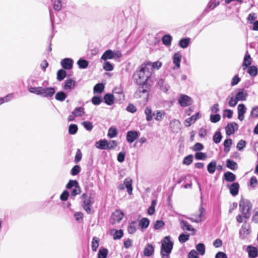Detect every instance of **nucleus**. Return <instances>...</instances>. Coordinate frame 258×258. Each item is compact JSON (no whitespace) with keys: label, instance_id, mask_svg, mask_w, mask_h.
I'll return each mask as SVG.
<instances>
[{"label":"nucleus","instance_id":"f03ea898","mask_svg":"<svg viewBox=\"0 0 258 258\" xmlns=\"http://www.w3.org/2000/svg\"><path fill=\"white\" fill-rule=\"evenodd\" d=\"M173 246V243L169 236H165L161 241V255L162 258H169Z\"/></svg>","mask_w":258,"mask_h":258},{"label":"nucleus","instance_id":"2eb2a0df","mask_svg":"<svg viewBox=\"0 0 258 258\" xmlns=\"http://www.w3.org/2000/svg\"><path fill=\"white\" fill-rule=\"evenodd\" d=\"M246 108L243 104H240L238 105V118L242 121L244 118V114L246 112Z\"/></svg>","mask_w":258,"mask_h":258},{"label":"nucleus","instance_id":"774afa93","mask_svg":"<svg viewBox=\"0 0 258 258\" xmlns=\"http://www.w3.org/2000/svg\"><path fill=\"white\" fill-rule=\"evenodd\" d=\"M246 144V143L245 141L241 140L238 142L236 148L239 151H242L245 147Z\"/></svg>","mask_w":258,"mask_h":258},{"label":"nucleus","instance_id":"0eeeda50","mask_svg":"<svg viewBox=\"0 0 258 258\" xmlns=\"http://www.w3.org/2000/svg\"><path fill=\"white\" fill-rule=\"evenodd\" d=\"M82 198L83 199V209L88 214L90 213L91 211V207L92 206L90 197H89L87 194L84 193L82 195Z\"/></svg>","mask_w":258,"mask_h":258},{"label":"nucleus","instance_id":"8fccbe9b","mask_svg":"<svg viewBox=\"0 0 258 258\" xmlns=\"http://www.w3.org/2000/svg\"><path fill=\"white\" fill-rule=\"evenodd\" d=\"M196 249L200 254L203 255L205 253V246L202 243H200L196 245Z\"/></svg>","mask_w":258,"mask_h":258},{"label":"nucleus","instance_id":"4468645a","mask_svg":"<svg viewBox=\"0 0 258 258\" xmlns=\"http://www.w3.org/2000/svg\"><path fill=\"white\" fill-rule=\"evenodd\" d=\"M139 137V133L137 131H128L126 134V141L130 143L134 142Z\"/></svg>","mask_w":258,"mask_h":258},{"label":"nucleus","instance_id":"423d86ee","mask_svg":"<svg viewBox=\"0 0 258 258\" xmlns=\"http://www.w3.org/2000/svg\"><path fill=\"white\" fill-rule=\"evenodd\" d=\"M250 233V225L248 224H243L239 232V238L241 239L246 238Z\"/></svg>","mask_w":258,"mask_h":258},{"label":"nucleus","instance_id":"20e7f679","mask_svg":"<svg viewBox=\"0 0 258 258\" xmlns=\"http://www.w3.org/2000/svg\"><path fill=\"white\" fill-rule=\"evenodd\" d=\"M149 91L147 85H139L134 96L135 98L142 99L143 102H146L148 99Z\"/></svg>","mask_w":258,"mask_h":258},{"label":"nucleus","instance_id":"f3484780","mask_svg":"<svg viewBox=\"0 0 258 258\" xmlns=\"http://www.w3.org/2000/svg\"><path fill=\"white\" fill-rule=\"evenodd\" d=\"M181 60V55L179 52L175 53L173 56V62L175 64L173 69H178L180 68Z\"/></svg>","mask_w":258,"mask_h":258},{"label":"nucleus","instance_id":"6e6552de","mask_svg":"<svg viewBox=\"0 0 258 258\" xmlns=\"http://www.w3.org/2000/svg\"><path fill=\"white\" fill-rule=\"evenodd\" d=\"M238 124L235 122L228 123L225 127L226 135L228 136H230L233 134L235 132L238 130Z\"/></svg>","mask_w":258,"mask_h":258},{"label":"nucleus","instance_id":"5fc2aeb1","mask_svg":"<svg viewBox=\"0 0 258 258\" xmlns=\"http://www.w3.org/2000/svg\"><path fill=\"white\" fill-rule=\"evenodd\" d=\"M189 234H185L184 233H181L178 237V240L181 243H184L188 240L189 238Z\"/></svg>","mask_w":258,"mask_h":258},{"label":"nucleus","instance_id":"58836bf2","mask_svg":"<svg viewBox=\"0 0 258 258\" xmlns=\"http://www.w3.org/2000/svg\"><path fill=\"white\" fill-rule=\"evenodd\" d=\"M255 18L256 17H248V22L251 24L253 23V30L258 31V20L255 21Z\"/></svg>","mask_w":258,"mask_h":258},{"label":"nucleus","instance_id":"6ab92c4d","mask_svg":"<svg viewBox=\"0 0 258 258\" xmlns=\"http://www.w3.org/2000/svg\"><path fill=\"white\" fill-rule=\"evenodd\" d=\"M139 228L138 222L137 221H134L129 224L127 227V231L130 234H133L136 232Z\"/></svg>","mask_w":258,"mask_h":258},{"label":"nucleus","instance_id":"13d9d810","mask_svg":"<svg viewBox=\"0 0 258 258\" xmlns=\"http://www.w3.org/2000/svg\"><path fill=\"white\" fill-rule=\"evenodd\" d=\"M99 238L94 237L92 241V249L93 251H96L99 246Z\"/></svg>","mask_w":258,"mask_h":258},{"label":"nucleus","instance_id":"6e6d98bb","mask_svg":"<svg viewBox=\"0 0 258 258\" xmlns=\"http://www.w3.org/2000/svg\"><path fill=\"white\" fill-rule=\"evenodd\" d=\"M13 94L12 93L9 94L4 97L0 98V105L4 102H8L11 101L13 98Z\"/></svg>","mask_w":258,"mask_h":258},{"label":"nucleus","instance_id":"4d7b16f0","mask_svg":"<svg viewBox=\"0 0 258 258\" xmlns=\"http://www.w3.org/2000/svg\"><path fill=\"white\" fill-rule=\"evenodd\" d=\"M193 161V156L192 155H189L186 156L183 160V164L186 165H189Z\"/></svg>","mask_w":258,"mask_h":258},{"label":"nucleus","instance_id":"1a4fd4ad","mask_svg":"<svg viewBox=\"0 0 258 258\" xmlns=\"http://www.w3.org/2000/svg\"><path fill=\"white\" fill-rule=\"evenodd\" d=\"M180 226L182 230L192 231V235H194L195 232V229L192 228L191 225L188 222L184 220H180Z\"/></svg>","mask_w":258,"mask_h":258},{"label":"nucleus","instance_id":"b1692460","mask_svg":"<svg viewBox=\"0 0 258 258\" xmlns=\"http://www.w3.org/2000/svg\"><path fill=\"white\" fill-rule=\"evenodd\" d=\"M76 85V82L72 79H67L64 82L63 88L64 90H68L73 89Z\"/></svg>","mask_w":258,"mask_h":258},{"label":"nucleus","instance_id":"dca6fc26","mask_svg":"<svg viewBox=\"0 0 258 258\" xmlns=\"http://www.w3.org/2000/svg\"><path fill=\"white\" fill-rule=\"evenodd\" d=\"M201 117V115L199 112L196 113L191 117L187 118L185 120V125L189 126L191 124L195 123L196 120Z\"/></svg>","mask_w":258,"mask_h":258},{"label":"nucleus","instance_id":"a211bd4d","mask_svg":"<svg viewBox=\"0 0 258 258\" xmlns=\"http://www.w3.org/2000/svg\"><path fill=\"white\" fill-rule=\"evenodd\" d=\"M247 251L249 258H255L258 255V249L254 246L251 245L248 246Z\"/></svg>","mask_w":258,"mask_h":258},{"label":"nucleus","instance_id":"2f4dec72","mask_svg":"<svg viewBox=\"0 0 258 258\" xmlns=\"http://www.w3.org/2000/svg\"><path fill=\"white\" fill-rule=\"evenodd\" d=\"M104 100L107 105H111L114 103V96L112 94H106L104 96Z\"/></svg>","mask_w":258,"mask_h":258},{"label":"nucleus","instance_id":"7c9ffc66","mask_svg":"<svg viewBox=\"0 0 258 258\" xmlns=\"http://www.w3.org/2000/svg\"><path fill=\"white\" fill-rule=\"evenodd\" d=\"M224 179L228 182H233L236 179V176L233 173L227 171L224 174Z\"/></svg>","mask_w":258,"mask_h":258},{"label":"nucleus","instance_id":"393cba45","mask_svg":"<svg viewBox=\"0 0 258 258\" xmlns=\"http://www.w3.org/2000/svg\"><path fill=\"white\" fill-rule=\"evenodd\" d=\"M132 179L130 178H125L124 180V184L127 188V191L130 195L132 194L133 187H132Z\"/></svg>","mask_w":258,"mask_h":258},{"label":"nucleus","instance_id":"7ed1b4c3","mask_svg":"<svg viewBox=\"0 0 258 258\" xmlns=\"http://www.w3.org/2000/svg\"><path fill=\"white\" fill-rule=\"evenodd\" d=\"M252 204L247 199L241 198L239 202V211L246 220H248L251 216Z\"/></svg>","mask_w":258,"mask_h":258},{"label":"nucleus","instance_id":"f257e3e1","mask_svg":"<svg viewBox=\"0 0 258 258\" xmlns=\"http://www.w3.org/2000/svg\"><path fill=\"white\" fill-rule=\"evenodd\" d=\"M151 76V71L143 63L134 74V77L138 85H147L146 82Z\"/></svg>","mask_w":258,"mask_h":258},{"label":"nucleus","instance_id":"9b49d317","mask_svg":"<svg viewBox=\"0 0 258 258\" xmlns=\"http://www.w3.org/2000/svg\"><path fill=\"white\" fill-rule=\"evenodd\" d=\"M178 101L183 107L187 106L191 104V98L185 95H182L178 99Z\"/></svg>","mask_w":258,"mask_h":258},{"label":"nucleus","instance_id":"cd10ccee","mask_svg":"<svg viewBox=\"0 0 258 258\" xmlns=\"http://www.w3.org/2000/svg\"><path fill=\"white\" fill-rule=\"evenodd\" d=\"M28 91L30 93L41 96L42 94L43 87H33L32 86H28Z\"/></svg>","mask_w":258,"mask_h":258},{"label":"nucleus","instance_id":"338daca9","mask_svg":"<svg viewBox=\"0 0 258 258\" xmlns=\"http://www.w3.org/2000/svg\"><path fill=\"white\" fill-rule=\"evenodd\" d=\"M81 171V167L79 165H75L74 166L71 171V174L72 175H76L78 174Z\"/></svg>","mask_w":258,"mask_h":258},{"label":"nucleus","instance_id":"a878e982","mask_svg":"<svg viewBox=\"0 0 258 258\" xmlns=\"http://www.w3.org/2000/svg\"><path fill=\"white\" fill-rule=\"evenodd\" d=\"M107 140L105 139L100 140L95 143V147L101 150H107Z\"/></svg>","mask_w":258,"mask_h":258},{"label":"nucleus","instance_id":"72a5a7b5","mask_svg":"<svg viewBox=\"0 0 258 258\" xmlns=\"http://www.w3.org/2000/svg\"><path fill=\"white\" fill-rule=\"evenodd\" d=\"M216 169V162L212 161L207 166V170L210 174H213Z\"/></svg>","mask_w":258,"mask_h":258},{"label":"nucleus","instance_id":"69168bd1","mask_svg":"<svg viewBox=\"0 0 258 258\" xmlns=\"http://www.w3.org/2000/svg\"><path fill=\"white\" fill-rule=\"evenodd\" d=\"M158 84L160 85V89L162 91L164 92L168 91L169 86L167 84L164 83L163 80H160L158 82Z\"/></svg>","mask_w":258,"mask_h":258},{"label":"nucleus","instance_id":"39448f33","mask_svg":"<svg viewBox=\"0 0 258 258\" xmlns=\"http://www.w3.org/2000/svg\"><path fill=\"white\" fill-rule=\"evenodd\" d=\"M124 216L123 212L120 210H115L111 215L110 219V223L115 224L119 223Z\"/></svg>","mask_w":258,"mask_h":258},{"label":"nucleus","instance_id":"de8ad7c7","mask_svg":"<svg viewBox=\"0 0 258 258\" xmlns=\"http://www.w3.org/2000/svg\"><path fill=\"white\" fill-rule=\"evenodd\" d=\"M67 73L66 71L60 69L57 71V79L59 81H61L66 77Z\"/></svg>","mask_w":258,"mask_h":258},{"label":"nucleus","instance_id":"a19ab883","mask_svg":"<svg viewBox=\"0 0 258 258\" xmlns=\"http://www.w3.org/2000/svg\"><path fill=\"white\" fill-rule=\"evenodd\" d=\"M145 113L147 121H151L153 119L154 115H153L152 109L150 107H147L145 108Z\"/></svg>","mask_w":258,"mask_h":258},{"label":"nucleus","instance_id":"09e8293b","mask_svg":"<svg viewBox=\"0 0 258 258\" xmlns=\"http://www.w3.org/2000/svg\"><path fill=\"white\" fill-rule=\"evenodd\" d=\"M222 138V136L220 132H216L215 133L213 136V142L216 144L219 143Z\"/></svg>","mask_w":258,"mask_h":258},{"label":"nucleus","instance_id":"3c124183","mask_svg":"<svg viewBox=\"0 0 258 258\" xmlns=\"http://www.w3.org/2000/svg\"><path fill=\"white\" fill-rule=\"evenodd\" d=\"M107 150H114L116 148V147H117V143L116 142V141H114V140H111V141H109V142H108L107 141Z\"/></svg>","mask_w":258,"mask_h":258},{"label":"nucleus","instance_id":"412c9836","mask_svg":"<svg viewBox=\"0 0 258 258\" xmlns=\"http://www.w3.org/2000/svg\"><path fill=\"white\" fill-rule=\"evenodd\" d=\"M114 58L113 51L111 49L106 50L101 57V59L106 61L107 59Z\"/></svg>","mask_w":258,"mask_h":258},{"label":"nucleus","instance_id":"49530a36","mask_svg":"<svg viewBox=\"0 0 258 258\" xmlns=\"http://www.w3.org/2000/svg\"><path fill=\"white\" fill-rule=\"evenodd\" d=\"M247 72L251 77H255L257 74V69L255 66H250L248 68Z\"/></svg>","mask_w":258,"mask_h":258},{"label":"nucleus","instance_id":"0e129e2a","mask_svg":"<svg viewBox=\"0 0 258 258\" xmlns=\"http://www.w3.org/2000/svg\"><path fill=\"white\" fill-rule=\"evenodd\" d=\"M195 158L197 160H205L207 158V155L205 153L198 152L195 154Z\"/></svg>","mask_w":258,"mask_h":258},{"label":"nucleus","instance_id":"052dcab7","mask_svg":"<svg viewBox=\"0 0 258 258\" xmlns=\"http://www.w3.org/2000/svg\"><path fill=\"white\" fill-rule=\"evenodd\" d=\"M87 131H90L93 128V124L91 122L85 121L81 123Z\"/></svg>","mask_w":258,"mask_h":258},{"label":"nucleus","instance_id":"ea45409f","mask_svg":"<svg viewBox=\"0 0 258 258\" xmlns=\"http://www.w3.org/2000/svg\"><path fill=\"white\" fill-rule=\"evenodd\" d=\"M226 166L228 168L233 170L237 168V163L230 159H227L226 160Z\"/></svg>","mask_w":258,"mask_h":258},{"label":"nucleus","instance_id":"c9c22d12","mask_svg":"<svg viewBox=\"0 0 258 258\" xmlns=\"http://www.w3.org/2000/svg\"><path fill=\"white\" fill-rule=\"evenodd\" d=\"M50 21L51 24L52 30H53L55 26L60 24L62 20L60 17H50Z\"/></svg>","mask_w":258,"mask_h":258},{"label":"nucleus","instance_id":"680f3d73","mask_svg":"<svg viewBox=\"0 0 258 258\" xmlns=\"http://www.w3.org/2000/svg\"><path fill=\"white\" fill-rule=\"evenodd\" d=\"M108 253V250L106 248L100 249L98 251V258H106Z\"/></svg>","mask_w":258,"mask_h":258},{"label":"nucleus","instance_id":"e2e57ef3","mask_svg":"<svg viewBox=\"0 0 258 258\" xmlns=\"http://www.w3.org/2000/svg\"><path fill=\"white\" fill-rule=\"evenodd\" d=\"M210 119L212 122L216 123L220 120L221 116L219 114H211Z\"/></svg>","mask_w":258,"mask_h":258},{"label":"nucleus","instance_id":"bb28decb","mask_svg":"<svg viewBox=\"0 0 258 258\" xmlns=\"http://www.w3.org/2000/svg\"><path fill=\"white\" fill-rule=\"evenodd\" d=\"M248 94L244 89L239 91L236 95V97L238 101H244L246 99Z\"/></svg>","mask_w":258,"mask_h":258},{"label":"nucleus","instance_id":"aec40b11","mask_svg":"<svg viewBox=\"0 0 258 258\" xmlns=\"http://www.w3.org/2000/svg\"><path fill=\"white\" fill-rule=\"evenodd\" d=\"M200 215H198V216H194L192 217H186V218L190 220L192 222L195 223H199L202 221V217L204 215V214L205 213V210L204 208H201L200 210Z\"/></svg>","mask_w":258,"mask_h":258},{"label":"nucleus","instance_id":"ddd939ff","mask_svg":"<svg viewBox=\"0 0 258 258\" xmlns=\"http://www.w3.org/2000/svg\"><path fill=\"white\" fill-rule=\"evenodd\" d=\"M55 90L53 87L43 88L42 96L46 98H51L54 94Z\"/></svg>","mask_w":258,"mask_h":258},{"label":"nucleus","instance_id":"f8f14e48","mask_svg":"<svg viewBox=\"0 0 258 258\" xmlns=\"http://www.w3.org/2000/svg\"><path fill=\"white\" fill-rule=\"evenodd\" d=\"M144 64L149 69V71H151V70L156 69L159 70L162 65V63L159 61H156L154 62L150 61H146Z\"/></svg>","mask_w":258,"mask_h":258},{"label":"nucleus","instance_id":"bf43d9fd","mask_svg":"<svg viewBox=\"0 0 258 258\" xmlns=\"http://www.w3.org/2000/svg\"><path fill=\"white\" fill-rule=\"evenodd\" d=\"M103 68L106 71H111L113 70V65L109 61H105L103 63Z\"/></svg>","mask_w":258,"mask_h":258},{"label":"nucleus","instance_id":"5701e85b","mask_svg":"<svg viewBox=\"0 0 258 258\" xmlns=\"http://www.w3.org/2000/svg\"><path fill=\"white\" fill-rule=\"evenodd\" d=\"M239 188V185L238 183H233L229 187L230 194L233 196H236L238 193Z\"/></svg>","mask_w":258,"mask_h":258},{"label":"nucleus","instance_id":"473e14b6","mask_svg":"<svg viewBox=\"0 0 258 258\" xmlns=\"http://www.w3.org/2000/svg\"><path fill=\"white\" fill-rule=\"evenodd\" d=\"M172 37L170 35L167 34L164 35L162 38V41L163 44L167 46L171 45Z\"/></svg>","mask_w":258,"mask_h":258},{"label":"nucleus","instance_id":"79ce46f5","mask_svg":"<svg viewBox=\"0 0 258 258\" xmlns=\"http://www.w3.org/2000/svg\"><path fill=\"white\" fill-rule=\"evenodd\" d=\"M251 64V57L249 54H246L243 60V69H245Z\"/></svg>","mask_w":258,"mask_h":258},{"label":"nucleus","instance_id":"e433bc0d","mask_svg":"<svg viewBox=\"0 0 258 258\" xmlns=\"http://www.w3.org/2000/svg\"><path fill=\"white\" fill-rule=\"evenodd\" d=\"M72 114L76 117L81 116L84 114V108L83 107H78L76 108L73 111Z\"/></svg>","mask_w":258,"mask_h":258},{"label":"nucleus","instance_id":"37998d69","mask_svg":"<svg viewBox=\"0 0 258 258\" xmlns=\"http://www.w3.org/2000/svg\"><path fill=\"white\" fill-rule=\"evenodd\" d=\"M67 97L66 94L62 91L58 92L56 93L55 98L56 100L59 101H63Z\"/></svg>","mask_w":258,"mask_h":258},{"label":"nucleus","instance_id":"c756f323","mask_svg":"<svg viewBox=\"0 0 258 258\" xmlns=\"http://www.w3.org/2000/svg\"><path fill=\"white\" fill-rule=\"evenodd\" d=\"M190 41V38L188 37L182 38L179 40L178 44L180 47L182 48H186L189 45Z\"/></svg>","mask_w":258,"mask_h":258},{"label":"nucleus","instance_id":"f704fd0d","mask_svg":"<svg viewBox=\"0 0 258 258\" xmlns=\"http://www.w3.org/2000/svg\"><path fill=\"white\" fill-rule=\"evenodd\" d=\"M118 134V131L116 127L111 126L108 131L107 136L110 138H113L115 137Z\"/></svg>","mask_w":258,"mask_h":258},{"label":"nucleus","instance_id":"603ef678","mask_svg":"<svg viewBox=\"0 0 258 258\" xmlns=\"http://www.w3.org/2000/svg\"><path fill=\"white\" fill-rule=\"evenodd\" d=\"M104 85L102 84H97L94 87V92L101 93L104 90Z\"/></svg>","mask_w":258,"mask_h":258},{"label":"nucleus","instance_id":"c85d7f7f","mask_svg":"<svg viewBox=\"0 0 258 258\" xmlns=\"http://www.w3.org/2000/svg\"><path fill=\"white\" fill-rule=\"evenodd\" d=\"M139 226L141 229H145L148 228L150 224V220L147 218H143L139 222Z\"/></svg>","mask_w":258,"mask_h":258},{"label":"nucleus","instance_id":"864d4df0","mask_svg":"<svg viewBox=\"0 0 258 258\" xmlns=\"http://www.w3.org/2000/svg\"><path fill=\"white\" fill-rule=\"evenodd\" d=\"M78 130V126L75 124H71L69 126V133L71 135L76 134Z\"/></svg>","mask_w":258,"mask_h":258},{"label":"nucleus","instance_id":"a18cd8bd","mask_svg":"<svg viewBox=\"0 0 258 258\" xmlns=\"http://www.w3.org/2000/svg\"><path fill=\"white\" fill-rule=\"evenodd\" d=\"M155 120L161 121L165 115L164 112L161 111H157L156 112L153 113Z\"/></svg>","mask_w":258,"mask_h":258},{"label":"nucleus","instance_id":"4c0bfd02","mask_svg":"<svg viewBox=\"0 0 258 258\" xmlns=\"http://www.w3.org/2000/svg\"><path fill=\"white\" fill-rule=\"evenodd\" d=\"M232 144V141L230 139H226L224 141L223 145L224 147V151L225 153H228L229 152L230 149V147Z\"/></svg>","mask_w":258,"mask_h":258},{"label":"nucleus","instance_id":"c03bdc74","mask_svg":"<svg viewBox=\"0 0 258 258\" xmlns=\"http://www.w3.org/2000/svg\"><path fill=\"white\" fill-rule=\"evenodd\" d=\"M77 64L80 69H86L88 66V62L87 60L80 58L77 61Z\"/></svg>","mask_w":258,"mask_h":258},{"label":"nucleus","instance_id":"9d476101","mask_svg":"<svg viewBox=\"0 0 258 258\" xmlns=\"http://www.w3.org/2000/svg\"><path fill=\"white\" fill-rule=\"evenodd\" d=\"M74 61L72 58H65L60 61L61 67L66 70H71L73 68Z\"/></svg>","mask_w":258,"mask_h":258},{"label":"nucleus","instance_id":"4be33fe9","mask_svg":"<svg viewBox=\"0 0 258 258\" xmlns=\"http://www.w3.org/2000/svg\"><path fill=\"white\" fill-rule=\"evenodd\" d=\"M154 251V247L151 244H148L144 249V254L146 256H151Z\"/></svg>","mask_w":258,"mask_h":258}]
</instances>
